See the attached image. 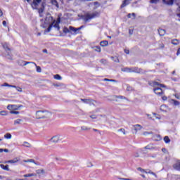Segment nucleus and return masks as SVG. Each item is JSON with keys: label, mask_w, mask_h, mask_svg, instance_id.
I'll use <instances>...</instances> for the list:
<instances>
[{"label": "nucleus", "mask_w": 180, "mask_h": 180, "mask_svg": "<svg viewBox=\"0 0 180 180\" xmlns=\"http://www.w3.org/2000/svg\"><path fill=\"white\" fill-rule=\"evenodd\" d=\"M22 146H24V147H27L28 148H30V147H32V146L30 145V143H29L28 142L25 141L24 143L22 144Z\"/></svg>", "instance_id": "34"}, {"label": "nucleus", "mask_w": 180, "mask_h": 180, "mask_svg": "<svg viewBox=\"0 0 180 180\" xmlns=\"http://www.w3.org/2000/svg\"><path fill=\"white\" fill-rule=\"evenodd\" d=\"M121 71H122L123 72H132V68L126 67L121 69Z\"/></svg>", "instance_id": "18"}, {"label": "nucleus", "mask_w": 180, "mask_h": 180, "mask_svg": "<svg viewBox=\"0 0 180 180\" xmlns=\"http://www.w3.org/2000/svg\"><path fill=\"white\" fill-rule=\"evenodd\" d=\"M171 43L174 46H178V44H179V39H172Z\"/></svg>", "instance_id": "19"}, {"label": "nucleus", "mask_w": 180, "mask_h": 180, "mask_svg": "<svg viewBox=\"0 0 180 180\" xmlns=\"http://www.w3.org/2000/svg\"><path fill=\"white\" fill-rule=\"evenodd\" d=\"M174 169H176V171H180V160H178L174 165H173Z\"/></svg>", "instance_id": "16"}, {"label": "nucleus", "mask_w": 180, "mask_h": 180, "mask_svg": "<svg viewBox=\"0 0 180 180\" xmlns=\"http://www.w3.org/2000/svg\"><path fill=\"white\" fill-rule=\"evenodd\" d=\"M0 115L1 116H6V111H0Z\"/></svg>", "instance_id": "48"}, {"label": "nucleus", "mask_w": 180, "mask_h": 180, "mask_svg": "<svg viewBox=\"0 0 180 180\" xmlns=\"http://www.w3.org/2000/svg\"><path fill=\"white\" fill-rule=\"evenodd\" d=\"M45 22H46V23H51V22H53V16H51V14L50 13H47L46 17L45 18Z\"/></svg>", "instance_id": "12"}, {"label": "nucleus", "mask_w": 180, "mask_h": 180, "mask_svg": "<svg viewBox=\"0 0 180 180\" xmlns=\"http://www.w3.org/2000/svg\"><path fill=\"white\" fill-rule=\"evenodd\" d=\"M53 86H56V87L61 86V84H53Z\"/></svg>", "instance_id": "57"}, {"label": "nucleus", "mask_w": 180, "mask_h": 180, "mask_svg": "<svg viewBox=\"0 0 180 180\" xmlns=\"http://www.w3.org/2000/svg\"><path fill=\"white\" fill-rule=\"evenodd\" d=\"M167 105H162L161 106H160V110L162 111V112H166L167 111Z\"/></svg>", "instance_id": "33"}, {"label": "nucleus", "mask_w": 180, "mask_h": 180, "mask_svg": "<svg viewBox=\"0 0 180 180\" xmlns=\"http://www.w3.org/2000/svg\"><path fill=\"white\" fill-rule=\"evenodd\" d=\"M51 141L52 143H57L58 141H60V136L56 135V136H53V137L51 139Z\"/></svg>", "instance_id": "13"}, {"label": "nucleus", "mask_w": 180, "mask_h": 180, "mask_svg": "<svg viewBox=\"0 0 180 180\" xmlns=\"http://www.w3.org/2000/svg\"><path fill=\"white\" fill-rule=\"evenodd\" d=\"M2 23H3V26L6 27V21L4 20Z\"/></svg>", "instance_id": "62"}, {"label": "nucleus", "mask_w": 180, "mask_h": 180, "mask_svg": "<svg viewBox=\"0 0 180 180\" xmlns=\"http://www.w3.org/2000/svg\"><path fill=\"white\" fill-rule=\"evenodd\" d=\"M155 94L156 95H158L159 96H161L162 95V89L161 87H156L153 89Z\"/></svg>", "instance_id": "11"}, {"label": "nucleus", "mask_w": 180, "mask_h": 180, "mask_svg": "<svg viewBox=\"0 0 180 180\" xmlns=\"http://www.w3.org/2000/svg\"><path fill=\"white\" fill-rule=\"evenodd\" d=\"M158 2H160V0H150V4H158Z\"/></svg>", "instance_id": "40"}, {"label": "nucleus", "mask_w": 180, "mask_h": 180, "mask_svg": "<svg viewBox=\"0 0 180 180\" xmlns=\"http://www.w3.org/2000/svg\"><path fill=\"white\" fill-rule=\"evenodd\" d=\"M108 44H109V42L107 40L101 41L100 42V45L101 46V47H106Z\"/></svg>", "instance_id": "20"}, {"label": "nucleus", "mask_w": 180, "mask_h": 180, "mask_svg": "<svg viewBox=\"0 0 180 180\" xmlns=\"http://www.w3.org/2000/svg\"><path fill=\"white\" fill-rule=\"evenodd\" d=\"M18 161H19V158H15L13 160H8V162H10V164H16V162H18Z\"/></svg>", "instance_id": "24"}, {"label": "nucleus", "mask_w": 180, "mask_h": 180, "mask_svg": "<svg viewBox=\"0 0 180 180\" xmlns=\"http://www.w3.org/2000/svg\"><path fill=\"white\" fill-rule=\"evenodd\" d=\"M158 33L160 36H165L166 31L164 29L160 28L158 30Z\"/></svg>", "instance_id": "23"}, {"label": "nucleus", "mask_w": 180, "mask_h": 180, "mask_svg": "<svg viewBox=\"0 0 180 180\" xmlns=\"http://www.w3.org/2000/svg\"><path fill=\"white\" fill-rule=\"evenodd\" d=\"M132 72H136V74H145L146 71H144L141 68H139L137 67L132 68Z\"/></svg>", "instance_id": "8"}, {"label": "nucleus", "mask_w": 180, "mask_h": 180, "mask_svg": "<svg viewBox=\"0 0 180 180\" xmlns=\"http://www.w3.org/2000/svg\"><path fill=\"white\" fill-rule=\"evenodd\" d=\"M54 79H57L58 81H60L62 79V77L60 75L57 74L53 76Z\"/></svg>", "instance_id": "31"}, {"label": "nucleus", "mask_w": 180, "mask_h": 180, "mask_svg": "<svg viewBox=\"0 0 180 180\" xmlns=\"http://www.w3.org/2000/svg\"><path fill=\"white\" fill-rule=\"evenodd\" d=\"M20 122H22L21 119H18L14 121V124H20Z\"/></svg>", "instance_id": "37"}, {"label": "nucleus", "mask_w": 180, "mask_h": 180, "mask_svg": "<svg viewBox=\"0 0 180 180\" xmlns=\"http://www.w3.org/2000/svg\"><path fill=\"white\" fill-rule=\"evenodd\" d=\"M90 117H91V119H96V115H91Z\"/></svg>", "instance_id": "61"}, {"label": "nucleus", "mask_w": 180, "mask_h": 180, "mask_svg": "<svg viewBox=\"0 0 180 180\" xmlns=\"http://www.w3.org/2000/svg\"><path fill=\"white\" fill-rule=\"evenodd\" d=\"M51 116V112L47 110H38L36 112V119H47Z\"/></svg>", "instance_id": "1"}, {"label": "nucleus", "mask_w": 180, "mask_h": 180, "mask_svg": "<svg viewBox=\"0 0 180 180\" xmlns=\"http://www.w3.org/2000/svg\"><path fill=\"white\" fill-rule=\"evenodd\" d=\"M0 167L4 169V171H10L9 169V165H0Z\"/></svg>", "instance_id": "21"}, {"label": "nucleus", "mask_w": 180, "mask_h": 180, "mask_svg": "<svg viewBox=\"0 0 180 180\" xmlns=\"http://www.w3.org/2000/svg\"><path fill=\"white\" fill-rule=\"evenodd\" d=\"M80 101L84 102V103H89V102H95V101L92 99H86V98H81Z\"/></svg>", "instance_id": "22"}, {"label": "nucleus", "mask_w": 180, "mask_h": 180, "mask_svg": "<svg viewBox=\"0 0 180 180\" xmlns=\"http://www.w3.org/2000/svg\"><path fill=\"white\" fill-rule=\"evenodd\" d=\"M87 167L89 168H91V167H94V165H92V162H87Z\"/></svg>", "instance_id": "50"}, {"label": "nucleus", "mask_w": 180, "mask_h": 180, "mask_svg": "<svg viewBox=\"0 0 180 180\" xmlns=\"http://www.w3.org/2000/svg\"><path fill=\"white\" fill-rule=\"evenodd\" d=\"M170 103H172V105H174V106H179V105H180L179 101H178L175 99L170 100Z\"/></svg>", "instance_id": "17"}, {"label": "nucleus", "mask_w": 180, "mask_h": 180, "mask_svg": "<svg viewBox=\"0 0 180 180\" xmlns=\"http://www.w3.org/2000/svg\"><path fill=\"white\" fill-rule=\"evenodd\" d=\"M53 27H55L58 32L60 31V24L55 22L53 25Z\"/></svg>", "instance_id": "29"}, {"label": "nucleus", "mask_w": 180, "mask_h": 180, "mask_svg": "<svg viewBox=\"0 0 180 180\" xmlns=\"http://www.w3.org/2000/svg\"><path fill=\"white\" fill-rule=\"evenodd\" d=\"M4 139H7V140H11L12 139V134L10 133H7L4 135Z\"/></svg>", "instance_id": "26"}, {"label": "nucleus", "mask_w": 180, "mask_h": 180, "mask_svg": "<svg viewBox=\"0 0 180 180\" xmlns=\"http://www.w3.org/2000/svg\"><path fill=\"white\" fill-rule=\"evenodd\" d=\"M81 129L83 130V131H86V130H90L91 128H88L87 127L82 126V127H81Z\"/></svg>", "instance_id": "41"}, {"label": "nucleus", "mask_w": 180, "mask_h": 180, "mask_svg": "<svg viewBox=\"0 0 180 180\" xmlns=\"http://www.w3.org/2000/svg\"><path fill=\"white\" fill-rule=\"evenodd\" d=\"M174 1L175 0H168L167 5H174Z\"/></svg>", "instance_id": "46"}, {"label": "nucleus", "mask_w": 180, "mask_h": 180, "mask_svg": "<svg viewBox=\"0 0 180 180\" xmlns=\"http://www.w3.org/2000/svg\"><path fill=\"white\" fill-rule=\"evenodd\" d=\"M175 98H176V99H180L179 94H175Z\"/></svg>", "instance_id": "64"}, {"label": "nucleus", "mask_w": 180, "mask_h": 180, "mask_svg": "<svg viewBox=\"0 0 180 180\" xmlns=\"http://www.w3.org/2000/svg\"><path fill=\"white\" fill-rule=\"evenodd\" d=\"M118 179H120V180H131L130 179H124V178H118Z\"/></svg>", "instance_id": "63"}, {"label": "nucleus", "mask_w": 180, "mask_h": 180, "mask_svg": "<svg viewBox=\"0 0 180 180\" xmlns=\"http://www.w3.org/2000/svg\"><path fill=\"white\" fill-rule=\"evenodd\" d=\"M95 51H97L98 53H101V46H96Z\"/></svg>", "instance_id": "47"}, {"label": "nucleus", "mask_w": 180, "mask_h": 180, "mask_svg": "<svg viewBox=\"0 0 180 180\" xmlns=\"http://www.w3.org/2000/svg\"><path fill=\"white\" fill-rule=\"evenodd\" d=\"M24 162H32L33 164H35V165H37V163H36V161L33 159H28L27 160H24Z\"/></svg>", "instance_id": "30"}, {"label": "nucleus", "mask_w": 180, "mask_h": 180, "mask_svg": "<svg viewBox=\"0 0 180 180\" xmlns=\"http://www.w3.org/2000/svg\"><path fill=\"white\" fill-rule=\"evenodd\" d=\"M164 141L166 143V144H168V143H171V139H169V137L168 136H166L164 137Z\"/></svg>", "instance_id": "27"}, {"label": "nucleus", "mask_w": 180, "mask_h": 180, "mask_svg": "<svg viewBox=\"0 0 180 180\" xmlns=\"http://www.w3.org/2000/svg\"><path fill=\"white\" fill-rule=\"evenodd\" d=\"M143 129V127L141 125L137 124L133 126L132 127V133L136 134L137 131H139V130H141Z\"/></svg>", "instance_id": "6"}, {"label": "nucleus", "mask_w": 180, "mask_h": 180, "mask_svg": "<svg viewBox=\"0 0 180 180\" xmlns=\"http://www.w3.org/2000/svg\"><path fill=\"white\" fill-rule=\"evenodd\" d=\"M3 47L4 50H6V57H7V58L11 60V58H12V53H11V49H9V47L8 46V44H3Z\"/></svg>", "instance_id": "4"}, {"label": "nucleus", "mask_w": 180, "mask_h": 180, "mask_svg": "<svg viewBox=\"0 0 180 180\" xmlns=\"http://www.w3.org/2000/svg\"><path fill=\"white\" fill-rule=\"evenodd\" d=\"M162 3L165 4V5H168V1H167V0H162Z\"/></svg>", "instance_id": "59"}, {"label": "nucleus", "mask_w": 180, "mask_h": 180, "mask_svg": "<svg viewBox=\"0 0 180 180\" xmlns=\"http://www.w3.org/2000/svg\"><path fill=\"white\" fill-rule=\"evenodd\" d=\"M63 33H71V30L70 29H68L67 27H65L63 28Z\"/></svg>", "instance_id": "32"}, {"label": "nucleus", "mask_w": 180, "mask_h": 180, "mask_svg": "<svg viewBox=\"0 0 180 180\" xmlns=\"http://www.w3.org/2000/svg\"><path fill=\"white\" fill-rule=\"evenodd\" d=\"M127 91H133V87L130 86L129 85L127 86Z\"/></svg>", "instance_id": "44"}, {"label": "nucleus", "mask_w": 180, "mask_h": 180, "mask_svg": "<svg viewBox=\"0 0 180 180\" xmlns=\"http://www.w3.org/2000/svg\"><path fill=\"white\" fill-rule=\"evenodd\" d=\"M1 86H8V88H15L18 92H22V88L15 85L9 84L8 83H4L1 84Z\"/></svg>", "instance_id": "5"}, {"label": "nucleus", "mask_w": 180, "mask_h": 180, "mask_svg": "<svg viewBox=\"0 0 180 180\" xmlns=\"http://www.w3.org/2000/svg\"><path fill=\"white\" fill-rule=\"evenodd\" d=\"M51 3L52 4V5L56 6V8H60V6L58 5V2L57 1V0H51Z\"/></svg>", "instance_id": "25"}, {"label": "nucleus", "mask_w": 180, "mask_h": 180, "mask_svg": "<svg viewBox=\"0 0 180 180\" xmlns=\"http://www.w3.org/2000/svg\"><path fill=\"white\" fill-rule=\"evenodd\" d=\"M115 98H117L118 99H126V97L123 96H115Z\"/></svg>", "instance_id": "43"}, {"label": "nucleus", "mask_w": 180, "mask_h": 180, "mask_svg": "<svg viewBox=\"0 0 180 180\" xmlns=\"http://www.w3.org/2000/svg\"><path fill=\"white\" fill-rule=\"evenodd\" d=\"M20 63H21L20 65H27V64H34L35 67L37 68V72H41V68L40 66H37V65L34 62H27L25 60H20Z\"/></svg>", "instance_id": "3"}, {"label": "nucleus", "mask_w": 180, "mask_h": 180, "mask_svg": "<svg viewBox=\"0 0 180 180\" xmlns=\"http://www.w3.org/2000/svg\"><path fill=\"white\" fill-rule=\"evenodd\" d=\"M125 54H130V51L128 49H124Z\"/></svg>", "instance_id": "56"}, {"label": "nucleus", "mask_w": 180, "mask_h": 180, "mask_svg": "<svg viewBox=\"0 0 180 180\" xmlns=\"http://www.w3.org/2000/svg\"><path fill=\"white\" fill-rule=\"evenodd\" d=\"M37 175L36 174H24L23 176L24 178H29L30 176H37Z\"/></svg>", "instance_id": "28"}, {"label": "nucleus", "mask_w": 180, "mask_h": 180, "mask_svg": "<svg viewBox=\"0 0 180 180\" xmlns=\"http://www.w3.org/2000/svg\"><path fill=\"white\" fill-rule=\"evenodd\" d=\"M22 107V105H8L7 106V109L10 111L11 110H18V109H19V108Z\"/></svg>", "instance_id": "9"}, {"label": "nucleus", "mask_w": 180, "mask_h": 180, "mask_svg": "<svg viewBox=\"0 0 180 180\" xmlns=\"http://www.w3.org/2000/svg\"><path fill=\"white\" fill-rule=\"evenodd\" d=\"M111 60H112V61H115V63H119V58L117 56L111 57Z\"/></svg>", "instance_id": "35"}, {"label": "nucleus", "mask_w": 180, "mask_h": 180, "mask_svg": "<svg viewBox=\"0 0 180 180\" xmlns=\"http://www.w3.org/2000/svg\"><path fill=\"white\" fill-rule=\"evenodd\" d=\"M41 2V0H33L32 4V9H37V6H39V4Z\"/></svg>", "instance_id": "10"}, {"label": "nucleus", "mask_w": 180, "mask_h": 180, "mask_svg": "<svg viewBox=\"0 0 180 180\" xmlns=\"http://www.w3.org/2000/svg\"><path fill=\"white\" fill-rule=\"evenodd\" d=\"M104 81H108V82H117L115 79H104Z\"/></svg>", "instance_id": "38"}, {"label": "nucleus", "mask_w": 180, "mask_h": 180, "mask_svg": "<svg viewBox=\"0 0 180 180\" xmlns=\"http://www.w3.org/2000/svg\"><path fill=\"white\" fill-rule=\"evenodd\" d=\"M145 150H153L154 148L151 147L150 145L146 146Z\"/></svg>", "instance_id": "45"}, {"label": "nucleus", "mask_w": 180, "mask_h": 180, "mask_svg": "<svg viewBox=\"0 0 180 180\" xmlns=\"http://www.w3.org/2000/svg\"><path fill=\"white\" fill-rule=\"evenodd\" d=\"M69 29L71 32H74L75 33H77V28L72 27V26H70Z\"/></svg>", "instance_id": "36"}, {"label": "nucleus", "mask_w": 180, "mask_h": 180, "mask_svg": "<svg viewBox=\"0 0 180 180\" xmlns=\"http://www.w3.org/2000/svg\"><path fill=\"white\" fill-rule=\"evenodd\" d=\"M148 134H153V131H150V132H148V131H145V132H143V135H144V136H147Z\"/></svg>", "instance_id": "51"}, {"label": "nucleus", "mask_w": 180, "mask_h": 180, "mask_svg": "<svg viewBox=\"0 0 180 180\" xmlns=\"http://www.w3.org/2000/svg\"><path fill=\"white\" fill-rule=\"evenodd\" d=\"M11 115H19V111L11 110L10 111Z\"/></svg>", "instance_id": "42"}, {"label": "nucleus", "mask_w": 180, "mask_h": 180, "mask_svg": "<svg viewBox=\"0 0 180 180\" xmlns=\"http://www.w3.org/2000/svg\"><path fill=\"white\" fill-rule=\"evenodd\" d=\"M160 84L158 82H153V86H160Z\"/></svg>", "instance_id": "49"}, {"label": "nucleus", "mask_w": 180, "mask_h": 180, "mask_svg": "<svg viewBox=\"0 0 180 180\" xmlns=\"http://www.w3.org/2000/svg\"><path fill=\"white\" fill-rule=\"evenodd\" d=\"M130 1H131V0H124L122 1V4L120 8H122L127 6V5H129L130 4Z\"/></svg>", "instance_id": "14"}, {"label": "nucleus", "mask_w": 180, "mask_h": 180, "mask_svg": "<svg viewBox=\"0 0 180 180\" xmlns=\"http://www.w3.org/2000/svg\"><path fill=\"white\" fill-rule=\"evenodd\" d=\"M118 131H121L122 133H123V134H126L124 129H118Z\"/></svg>", "instance_id": "53"}, {"label": "nucleus", "mask_w": 180, "mask_h": 180, "mask_svg": "<svg viewBox=\"0 0 180 180\" xmlns=\"http://www.w3.org/2000/svg\"><path fill=\"white\" fill-rule=\"evenodd\" d=\"M55 23H56V20H54L53 21V22L49 25V27L45 30V32H46V33H50V32H51V29L53 28V26Z\"/></svg>", "instance_id": "15"}, {"label": "nucleus", "mask_w": 180, "mask_h": 180, "mask_svg": "<svg viewBox=\"0 0 180 180\" xmlns=\"http://www.w3.org/2000/svg\"><path fill=\"white\" fill-rule=\"evenodd\" d=\"M179 54H180V47L177 50L176 56H179Z\"/></svg>", "instance_id": "60"}, {"label": "nucleus", "mask_w": 180, "mask_h": 180, "mask_svg": "<svg viewBox=\"0 0 180 180\" xmlns=\"http://www.w3.org/2000/svg\"><path fill=\"white\" fill-rule=\"evenodd\" d=\"M174 178L176 180H180V175H174Z\"/></svg>", "instance_id": "54"}, {"label": "nucleus", "mask_w": 180, "mask_h": 180, "mask_svg": "<svg viewBox=\"0 0 180 180\" xmlns=\"http://www.w3.org/2000/svg\"><path fill=\"white\" fill-rule=\"evenodd\" d=\"M162 101H167V99H168V98L167 96H164L162 97Z\"/></svg>", "instance_id": "58"}, {"label": "nucleus", "mask_w": 180, "mask_h": 180, "mask_svg": "<svg viewBox=\"0 0 180 180\" xmlns=\"http://www.w3.org/2000/svg\"><path fill=\"white\" fill-rule=\"evenodd\" d=\"M37 174H44V169H37L36 171Z\"/></svg>", "instance_id": "39"}, {"label": "nucleus", "mask_w": 180, "mask_h": 180, "mask_svg": "<svg viewBox=\"0 0 180 180\" xmlns=\"http://www.w3.org/2000/svg\"><path fill=\"white\" fill-rule=\"evenodd\" d=\"M46 8V2L43 1L41 3V7L40 8H37L38 13L39 14L40 18H41V13L44 12V9Z\"/></svg>", "instance_id": "7"}, {"label": "nucleus", "mask_w": 180, "mask_h": 180, "mask_svg": "<svg viewBox=\"0 0 180 180\" xmlns=\"http://www.w3.org/2000/svg\"><path fill=\"white\" fill-rule=\"evenodd\" d=\"M100 63H101V64H105V63H106V60H105V59H101V60H100Z\"/></svg>", "instance_id": "55"}, {"label": "nucleus", "mask_w": 180, "mask_h": 180, "mask_svg": "<svg viewBox=\"0 0 180 180\" xmlns=\"http://www.w3.org/2000/svg\"><path fill=\"white\" fill-rule=\"evenodd\" d=\"M56 23H58V25H60V23H61V18L60 17H58L57 18Z\"/></svg>", "instance_id": "52"}, {"label": "nucleus", "mask_w": 180, "mask_h": 180, "mask_svg": "<svg viewBox=\"0 0 180 180\" xmlns=\"http://www.w3.org/2000/svg\"><path fill=\"white\" fill-rule=\"evenodd\" d=\"M101 14L99 12L96 11L91 14L86 13L85 15H82V18L85 22V23L88 22L91 19H94V18H99Z\"/></svg>", "instance_id": "2"}]
</instances>
